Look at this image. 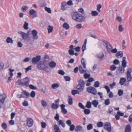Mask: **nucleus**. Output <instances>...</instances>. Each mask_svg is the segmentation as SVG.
Returning <instances> with one entry per match:
<instances>
[{
  "instance_id": "1",
  "label": "nucleus",
  "mask_w": 132,
  "mask_h": 132,
  "mask_svg": "<svg viewBox=\"0 0 132 132\" xmlns=\"http://www.w3.org/2000/svg\"><path fill=\"white\" fill-rule=\"evenodd\" d=\"M71 16L72 19L76 21L80 22L86 20L85 17L78 12H73Z\"/></svg>"
},
{
  "instance_id": "2",
  "label": "nucleus",
  "mask_w": 132,
  "mask_h": 132,
  "mask_svg": "<svg viewBox=\"0 0 132 132\" xmlns=\"http://www.w3.org/2000/svg\"><path fill=\"white\" fill-rule=\"evenodd\" d=\"M30 81V79L27 77L23 79L22 81H20V80H19L18 81L19 82V85H21L23 86H25L26 87L29 86Z\"/></svg>"
},
{
  "instance_id": "3",
  "label": "nucleus",
  "mask_w": 132,
  "mask_h": 132,
  "mask_svg": "<svg viewBox=\"0 0 132 132\" xmlns=\"http://www.w3.org/2000/svg\"><path fill=\"white\" fill-rule=\"evenodd\" d=\"M85 82L80 79L79 81V84L76 87L77 89L80 92H82L84 89Z\"/></svg>"
},
{
  "instance_id": "4",
  "label": "nucleus",
  "mask_w": 132,
  "mask_h": 132,
  "mask_svg": "<svg viewBox=\"0 0 132 132\" xmlns=\"http://www.w3.org/2000/svg\"><path fill=\"white\" fill-rule=\"evenodd\" d=\"M18 33L21 35V37L23 40L28 42L30 41V38L27 34L21 31H19Z\"/></svg>"
},
{
  "instance_id": "5",
  "label": "nucleus",
  "mask_w": 132,
  "mask_h": 132,
  "mask_svg": "<svg viewBox=\"0 0 132 132\" xmlns=\"http://www.w3.org/2000/svg\"><path fill=\"white\" fill-rule=\"evenodd\" d=\"M87 90L88 93L94 95H96L97 93L96 89L92 86H90L88 87L87 89Z\"/></svg>"
},
{
  "instance_id": "6",
  "label": "nucleus",
  "mask_w": 132,
  "mask_h": 132,
  "mask_svg": "<svg viewBox=\"0 0 132 132\" xmlns=\"http://www.w3.org/2000/svg\"><path fill=\"white\" fill-rule=\"evenodd\" d=\"M102 42L106 45V48L108 52L109 53H110L111 50L113 48L112 46L110 44L105 40H102Z\"/></svg>"
},
{
  "instance_id": "7",
  "label": "nucleus",
  "mask_w": 132,
  "mask_h": 132,
  "mask_svg": "<svg viewBox=\"0 0 132 132\" xmlns=\"http://www.w3.org/2000/svg\"><path fill=\"white\" fill-rule=\"evenodd\" d=\"M29 13L30 16L32 18L36 17L37 16V12L35 10L31 9L29 11Z\"/></svg>"
},
{
  "instance_id": "8",
  "label": "nucleus",
  "mask_w": 132,
  "mask_h": 132,
  "mask_svg": "<svg viewBox=\"0 0 132 132\" xmlns=\"http://www.w3.org/2000/svg\"><path fill=\"white\" fill-rule=\"evenodd\" d=\"M41 56L39 55L37 56L36 57L33 58L32 60V62L33 64H36L40 60Z\"/></svg>"
},
{
  "instance_id": "9",
  "label": "nucleus",
  "mask_w": 132,
  "mask_h": 132,
  "mask_svg": "<svg viewBox=\"0 0 132 132\" xmlns=\"http://www.w3.org/2000/svg\"><path fill=\"white\" fill-rule=\"evenodd\" d=\"M104 127L105 129L107 130L109 132L111 131V125L110 123L106 122L104 125Z\"/></svg>"
},
{
  "instance_id": "10",
  "label": "nucleus",
  "mask_w": 132,
  "mask_h": 132,
  "mask_svg": "<svg viewBox=\"0 0 132 132\" xmlns=\"http://www.w3.org/2000/svg\"><path fill=\"white\" fill-rule=\"evenodd\" d=\"M27 124L28 127H30L33 125V121L32 119L31 118H27Z\"/></svg>"
},
{
  "instance_id": "11",
  "label": "nucleus",
  "mask_w": 132,
  "mask_h": 132,
  "mask_svg": "<svg viewBox=\"0 0 132 132\" xmlns=\"http://www.w3.org/2000/svg\"><path fill=\"white\" fill-rule=\"evenodd\" d=\"M104 88L106 90L108 94L110 92L109 95V97L110 98L112 97L113 96V93L112 92H110V89L109 87L108 86L106 85L104 86Z\"/></svg>"
},
{
  "instance_id": "12",
  "label": "nucleus",
  "mask_w": 132,
  "mask_h": 132,
  "mask_svg": "<svg viewBox=\"0 0 132 132\" xmlns=\"http://www.w3.org/2000/svg\"><path fill=\"white\" fill-rule=\"evenodd\" d=\"M32 34L33 35V38L34 39L36 40L38 39V36L37 32L35 30H33L32 32Z\"/></svg>"
},
{
  "instance_id": "13",
  "label": "nucleus",
  "mask_w": 132,
  "mask_h": 132,
  "mask_svg": "<svg viewBox=\"0 0 132 132\" xmlns=\"http://www.w3.org/2000/svg\"><path fill=\"white\" fill-rule=\"evenodd\" d=\"M60 106L61 110V112L64 114H66L67 113V110L65 108V105L63 104H62L60 105Z\"/></svg>"
},
{
  "instance_id": "14",
  "label": "nucleus",
  "mask_w": 132,
  "mask_h": 132,
  "mask_svg": "<svg viewBox=\"0 0 132 132\" xmlns=\"http://www.w3.org/2000/svg\"><path fill=\"white\" fill-rule=\"evenodd\" d=\"M6 96L5 94L0 95V102L2 104L4 103V101L6 98Z\"/></svg>"
},
{
  "instance_id": "15",
  "label": "nucleus",
  "mask_w": 132,
  "mask_h": 132,
  "mask_svg": "<svg viewBox=\"0 0 132 132\" xmlns=\"http://www.w3.org/2000/svg\"><path fill=\"white\" fill-rule=\"evenodd\" d=\"M122 67L125 68L127 66V62L126 61V57H123L122 58Z\"/></svg>"
},
{
  "instance_id": "16",
  "label": "nucleus",
  "mask_w": 132,
  "mask_h": 132,
  "mask_svg": "<svg viewBox=\"0 0 132 132\" xmlns=\"http://www.w3.org/2000/svg\"><path fill=\"white\" fill-rule=\"evenodd\" d=\"M57 124L59 125H61L62 127L64 128L65 127V124L63 120H60L57 121Z\"/></svg>"
},
{
  "instance_id": "17",
  "label": "nucleus",
  "mask_w": 132,
  "mask_h": 132,
  "mask_svg": "<svg viewBox=\"0 0 132 132\" xmlns=\"http://www.w3.org/2000/svg\"><path fill=\"white\" fill-rule=\"evenodd\" d=\"M45 67V65L42 63H38L37 66V68L39 70H43Z\"/></svg>"
},
{
  "instance_id": "18",
  "label": "nucleus",
  "mask_w": 132,
  "mask_h": 132,
  "mask_svg": "<svg viewBox=\"0 0 132 132\" xmlns=\"http://www.w3.org/2000/svg\"><path fill=\"white\" fill-rule=\"evenodd\" d=\"M61 9L62 10H64L66 9L67 7V3L65 2H63L62 3Z\"/></svg>"
},
{
  "instance_id": "19",
  "label": "nucleus",
  "mask_w": 132,
  "mask_h": 132,
  "mask_svg": "<svg viewBox=\"0 0 132 132\" xmlns=\"http://www.w3.org/2000/svg\"><path fill=\"white\" fill-rule=\"evenodd\" d=\"M53 128L55 132H61L60 129L57 125H55L53 126Z\"/></svg>"
},
{
  "instance_id": "20",
  "label": "nucleus",
  "mask_w": 132,
  "mask_h": 132,
  "mask_svg": "<svg viewBox=\"0 0 132 132\" xmlns=\"http://www.w3.org/2000/svg\"><path fill=\"white\" fill-rule=\"evenodd\" d=\"M131 130V127L130 125H128L126 127L125 132H130Z\"/></svg>"
},
{
  "instance_id": "21",
  "label": "nucleus",
  "mask_w": 132,
  "mask_h": 132,
  "mask_svg": "<svg viewBox=\"0 0 132 132\" xmlns=\"http://www.w3.org/2000/svg\"><path fill=\"white\" fill-rule=\"evenodd\" d=\"M126 81V78H121L119 81V83L121 85H123L124 84Z\"/></svg>"
},
{
  "instance_id": "22",
  "label": "nucleus",
  "mask_w": 132,
  "mask_h": 132,
  "mask_svg": "<svg viewBox=\"0 0 132 132\" xmlns=\"http://www.w3.org/2000/svg\"><path fill=\"white\" fill-rule=\"evenodd\" d=\"M46 5V2L44 0H42L39 3V7H44Z\"/></svg>"
},
{
  "instance_id": "23",
  "label": "nucleus",
  "mask_w": 132,
  "mask_h": 132,
  "mask_svg": "<svg viewBox=\"0 0 132 132\" xmlns=\"http://www.w3.org/2000/svg\"><path fill=\"white\" fill-rule=\"evenodd\" d=\"M99 102L98 100H94L92 101V104L95 107H97L98 104Z\"/></svg>"
},
{
  "instance_id": "24",
  "label": "nucleus",
  "mask_w": 132,
  "mask_h": 132,
  "mask_svg": "<svg viewBox=\"0 0 132 132\" xmlns=\"http://www.w3.org/2000/svg\"><path fill=\"white\" fill-rule=\"evenodd\" d=\"M6 41L7 43H11L12 44L13 43V41L12 38L10 37H8L6 40Z\"/></svg>"
},
{
  "instance_id": "25",
  "label": "nucleus",
  "mask_w": 132,
  "mask_h": 132,
  "mask_svg": "<svg viewBox=\"0 0 132 132\" xmlns=\"http://www.w3.org/2000/svg\"><path fill=\"white\" fill-rule=\"evenodd\" d=\"M53 26L49 25L47 27L48 32L49 34L52 32L53 31Z\"/></svg>"
},
{
  "instance_id": "26",
  "label": "nucleus",
  "mask_w": 132,
  "mask_h": 132,
  "mask_svg": "<svg viewBox=\"0 0 132 132\" xmlns=\"http://www.w3.org/2000/svg\"><path fill=\"white\" fill-rule=\"evenodd\" d=\"M68 97V103L69 105H71L73 103V99L70 96H69Z\"/></svg>"
},
{
  "instance_id": "27",
  "label": "nucleus",
  "mask_w": 132,
  "mask_h": 132,
  "mask_svg": "<svg viewBox=\"0 0 132 132\" xmlns=\"http://www.w3.org/2000/svg\"><path fill=\"white\" fill-rule=\"evenodd\" d=\"M81 62L82 64L83 65V68H85L86 67V64L85 63L86 60L84 58H82L81 59Z\"/></svg>"
},
{
  "instance_id": "28",
  "label": "nucleus",
  "mask_w": 132,
  "mask_h": 132,
  "mask_svg": "<svg viewBox=\"0 0 132 132\" xmlns=\"http://www.w3.org/2000/svg\"><path fill=\"white\" fill-rule=\"evenodd\" d=\"M56 65L55 62L53 61H52L49 63V66L51 68H54Z\"/></svg>"
},
{
  "instance_id": "29",
  "label": "nucleus",
  "mask_w": 132,
  "mask_h": 132,
  "mask_svg": "<svg viewBox=\"0 0 132 132\" xmlns=\"http://www.w3.org/2000/svg\"><path fill=\"white\" fill-rule=\"evenodd\" d=\"M59 85L58 83L53 84L51 85V87L53 89H56L59 87Z\"/></svg>"
},
{
  "instance_id": "30",
  "label": "nucleus",
  "mask_w": 132,
  "mask_h": 132,
  "mask_svg": "<svg viewBox=\"0 0 132 132\" xmlns=\"http://www.w3.org/2000/svg\"><path fill=\"white\" fill-rule=\"evenodd\" d=\"M82 129V127L80 126L79 125L76 127L75 130L77 132L81 131Z\"/></svg>"
},
{
  "instance_id": "31",
  "label": "nucleus",
  "mask_w": 132,
  "mask_h": 132,
  "mask_svg": "<svg viewBox=\"0 0 132 132\" xmlns=\"http://www.w3.org/2000/svg\"><path fill=\"white\" fill-rule=\"evenodd\" d=\"M63 27L66 29H68L70 27L69 24L66 22L64 23L63 24Z\"/></svg>"
},
{
  "instance_id": "32",
  "label": "nucleus",
  "mask_w": 132,
  "mask_h": 132,
  "mask_svg": "<svg viewBox=\"0 0 132 132\" xmlns=\"http://www.w3.org/2000/svg\"><path fill=\"white\" fill-rule=\"evenodd\" d=\"M104 56L103 53L102 52H101L97 55V57L98 58L102 59Z\"/></svg>"
},
{
  "instance_id": "33",
  "label": "nucleus",
  "mask_w": 132,
  "mask_h": 132,
  "mask_svg": "<svg viewBox=\"0 0 132 132\" xmlns=\"http://www.w3.org/2000/svg\"><path fill=\"white\" fill-rule=\"evenodd\" d=\"M22 94L25 95L26 96L27 98L29 97L30 96L29 93L27 92L26 90H23L22 92Z\"/></svg>"
},
{
  "instance_id": "34",
  "label": "nucleus",
  "mask_w": 132,
  "mask_h": 132,
  "mask_svg": "<svg viewBox=\"0 0 132 132\" xmlns=\"http://www.w3.org/2000/svg\"><path fill=\"white\" fill-rule=\"evenodd\" d=\"M116 56L118 57L119 56H120V57H122L123 56V53L121 51L117 53L116 54Z\"/></svg>"
},
{
  "instance_id": "35",
  "label": "nucleus",
  "mask_w": 132,
  "mask_h": 132,
  "mask_svg": "<svg viewBox=\"0 0 132 132\" xmlns=\"http://www.w3.org/2000/svg\"><path fill=\"white\" fill-rule=\"evenodd\" d=\"M92 104L90 101H88L86 103V107L88 108H91V105Z\"/></svg>"
},
{
  "instance_id": "36",
  "label": "nucleus",
  "mask_w": 132,
  "mask_h": 132,
  "mask_svg": "<svg viewBox=\"0 0 132 132\" xmlns=\"http://www.w3.org/2000/svg\"><path fill=\"white\" fill-rule=\"evenodd\" d=\"M79 71L81 73H84V72H86V71L85 70H84L82 69V67L80 65L79 67Z\"/></svg>"
},
{
  "instance_id": "37",
  "label": "nucleus",
  "mask_w": 132,
  "mask_h": 132,
  "mask_svg": "<svg viewBox=\"0 0 132 132\" xmlns=\"http://www.w3.org/2000/svg\"><path fill=\"white\" fill-rule=\"evenodd\" d=\"M51 107L53 109H56L59 107V106L57 104L53 103L51 105Z\"/></svg>"
},
{
  "instance_id": "38",
  "label": "nucleus",
  "mask_w": 132,
  "mask_h": 132,
  "mask_svg": "<svg viewBox=\"0 0 132 132\" xmlns=\"http://www.w3.org/2000/svg\"><path fill=\"white\" fill-rule=\"evenodd\" d=\"M71 93L73 95H75L76 94H79V92L78 90H72Z\"/></svg>"
},
{
  "instance_id": "39",
  "label": "nucleus",
  "mask_w": 132,
  "mask_h": 132,
  "mask_svg": "<svg viewBox=\"0 0 132 132\" xmlns=\"http://www.w3.org/2000/svg\"><path fill=\"white\" fill-rule=\"evenodd\" d=\"M87 129L88 130H90L93 128V126L92 124L90 123L87 126Z\"/></svg>"
},
{
  "instance_id": "40",
  "label": "nucleus",
  "mask_w": 132,
  "mask_h": 132,
  "mask_svg": "<svg viewBox=\"0 0 132 132\" xmlns=\"http://www.w3.org/2000/svg\"><path fill=\"white\" fill-rule=\"evenodd\" d=\"M124 68L122 67H119V71L120 73H122L124 72L125 71Z\"/></svg>"
},
{
  "instance_id": "41",
  "label": "nucleus",
  "mask_w": 132,
  "mask_h": 132,
  "mask_svg": "<svg viewBox=\"0 0 132 132\" xmlns=\"http://www.w3.org/2000/svg\"><path fill=\"white\" fill-rule=\"evenodd\" d=\"M127 79L129 81H131L132 79V77L131 74L127 75Z\"/></svg>"
},
{
  "instance_id": "42",
  "label": "nucleus",
  "mask_w": 132,
  "mask_h": 132,
  "mask_svg": "<svg viewBox=\"0 0 132 132\" xmlns=\"http://www.w3.org/2000/svg\"><path fill=\"white\" fill-rule=\"evenodd\" d=\"M44 9L48 13H52V11L51 9L50 8L47 7H45Z\"/></svg>"
},
{
  "instance_id": "43",
  "label": "nucleus",
  "mask_w": 132,
  "mask_h": 132,
  "mask_svg": "<svg viewBox=\"0 0 132 132\" xmlns=\"http://www.w3.org/2000/svg\"><path fill=\"white\" fill-rule=\"evenodd\" d=\"M28 23H27L26 22H25L23 26L25 30H28Z\"/></svg>"
},
{
  "instance_id": "44",
  "label": "nucleus",
  "mask_w": 132,
  "mask_h": 132,
  "mask_svg": "<svg viewBox=\"0 0 132 132\" xmlns=\"http://www.w3.org/2000/svg\"><path fill=\"white\" fill-rule=\"evenodd\" d=\"M98 14V13L96 11H92L91 12V14L93 16H96Z\"/></svg>"
},
{
  "instance_id": "45",
  "label": "nucleus",
  "mask_w": 132,
  "mask_h": 132,
  "mask_svg": "<svg viewBox=\"0 0 132 132\" xmlns=\"http://www.w3.org/2000/svg\"><path fill=\"white\" fill-rule=\"evenodd\" d=\"M4 129H6L7 128V125L6 123L3 122L1 126Z\"/></svg>"
},
{
  "instance_id": "46",
  "label": "nucleus",
  "mask_w": 132,
  "mask_h": 132,
  "mask_svg": "<svg viewBox=\"0 0 132 132\" xmlns=\"http://www.w3.org/2000/svg\"><path fill=\"white\" fill-rule=\"evenodd\" d=\"M29 86V88L32 89L36 90L37 89V88L36 86H34L30 84Z\"/></svg>"
},
{
  "instance_id": "47",
  "label": "nucleus",
  "mask_w": 132,
  "mask_h": 132,
  "mask_svg": "<svg viewBox=\"0 0 132 132\" xmlns=\"http://www.w3.org/2000/svg\"><path fill=\"white\" fill-rule=\"evenodd\" d=\"M103 123L102 122H99L97 123V126L98 127H101L103 126Z\"/></svg>"
},
{
  "instance_id": "48",
  "label": "nucleus",
  "mask_w": 132,
  "mask_h": 132,
  "mask_svg": "<svg viewBox=\"0 0 132 132\" xmlns=\"http://www.w3.org/2000/svg\"><path fill=\"white\" fill-rule=\"evenodd\" d=\"M110 103V100L109 99H106L104 101V104L106 105H108Z\"/></svg>"
},
{
  "instance_id": "49",
  "label": "nucleus",
  "mask_w": 132,
  "mask_h": 132,
  "mask_svg": "<svg viewBox=\"0 0 132 132\" xmlns=\"http://www.w3.org/2000/svg\"><path fill=\"white\" fill-rule=\"evenodd\" d=\"M84 109V113L86 114H88L90 113V111L89 109H86L85 108Z\"/></svg>"
},
{
  "instance_id": "50",
  "label": "nucleus",
  "mask_w": 132,
  "mask_h": 132,
  "mask_svg": "<svg viewBox=\"0 0 132 132\" xmlns=\"http://www.w3.org/2000/svg\"><path fill=\"white\" fill-rule=\"evenodd\" d=\"M100 83L98 81H96L95 82L94 86L95 87H98L99 86Z\"/></svg>"
},
{
  "instance_id": "51",
  "label": "nucleus",
  "mask_w": 132,
  "mask_h": 132,
  "mask_svg": "<svg viewBox=\"0 0 132 132\" xmlns=\"http://www.w3.org/2000/svg\"><path fill=\"white\" fill-rule=\"evenodd\" d=\"M70 126L69 130L71 131H73L75 128V126L73 124L71 125Z\"/></svg>"
},
{
  "instance_id": "52",
  "label": "nucleus",
  "mask_w": 132,
  "mask_h": 132,
  "mask_svg": "<svg viewBox=\"0 0 132 132\" xmlns=\"http://www.w3.org/2000/svg\"><path fill=\"white\" fill-rule=\"evenodd\" d=\"M123 91L121 89H119L118 90V94L119 96H121L123 94Z\"/></svg>"
},
{
  "instance_id": "53",
  "label": "nucleus",
  "mask_w": 132,
  "mask_h": 132,
  "mask_svg": "<svg viewBox=\"0 0 132 132\" xmlns=\"http://www.w3.org/2000/svg\"><path fill=\"white\" fill-rule=\"evenodd\" d=\"M41 104L44 107H45L47 105V103L44 100L42 101Z\"/></svg>"
},
{
  "instance_id": "54",
  "label": "nucleus",
  "mask_w": 132,
  "mask_h": 132,
  "mask_svg": "<svg viewBox=\"0 0 132 132\" xmlns=\"http://www.w3.org/2000/svg\"><path fill=\"white\" fill-rule=\"evenodd\" d=\"M102 7V5L101 4H99L97 5V10L99 12L101 11L100 9Z\"/></svg>"
},
{
  "instance_id": "55",
  "label": "nucleus",
  "mask_w": 132,
  "mask_h": 132,
  "mask_svg": "<svg viewBox=\"0 0 132 132\" xmlns=\"http://www.w3.org/2000/svg\"><path fill=\"white\" fill-rule=\"evenodd\" d=\"M22 104L24 106H27L28 105V102L26 101H24L22 102Z\"/></svg>"
},
{
  "instance_id": "56",
  "label": "nucleus",
  "mask_w": 132,
  "mask_h": 132,
  "mask_svg": "<svg viewBox=\"0 0 132 132\" xmlns=\"http://www.w3.org/2000/svg\"><path fill=\"white\" fill-rule=\"evenodd\" d=\"M68 52L69 54L71 55H73L74 54V51L73 50H69Z\"/></svg>"
},
{
  "instance_id": "57",
  "label": "nucleus",
  "mask_w": 132,
  "mask_h": 132,
  "mask_svg": "<svg viewBox=\"0 0 132 132\" xmlns=\"http://www.w3.org/2000/svg\"><path fill=\"white\" fill-rule=\"evenodd\" d=\"M58 73L59 74L63 75L65 74V72L62 70H60L58 71Z\"/></svg>"
},
{
  "instance_id": "58",
  "label": "nucleus",
  "mask_w": 132,
  "mask_h": 132,
  "mask_svg": "<svg viewBox=\"0 0 132 132\" xmlns=\"http://www.w3.org/2000/svg\"><path fill=\"white\" fill-rule=\"evenodd\" d=\"M35 92L34 91H32L30 93V95L31 97L33 98L35 97Z\"/></svg>"
},
{
  "instance_id": "59",
  "label": "nucleus",
  "mask_w": 132,
  "mask_h": 132,
  "mask_svg": "<svg viewBox=\"0 0 132 132\" xmlns=\"http://www.w3.org/2000/svg\"><path fill=\"white\" fill-rule=\"evenodd\" d=\"M78 106L79 107L82 109H85V108L84 106L80 102L79 103Z\"/></svg>"
},
{
  "instance_id": "60",
  "label": "nucleus",
  "mask_w": 132,
  "mask_h": 132,
  "mask_svg": "<svg viewBox=\"0 0 132 132\" xmlns=\"http://www.w3.org/2000/svg\"><path fill=\"white\" fill-rule=\"evenodd\" d=\"M41 126L42 128H45L46 127V124L45 122H41Z\"/></svg>"
},
{
  "instance_id": "61",
  "label": "nucleus",
  "mask_w": 132,
  "mask_h": 132,
  "mask_svg": "<svg viewBox=\"0 0 132 132\" xmlns=\"http://www.w3.org/2000/svg\"><path fill=\"white\" fill-rule=\"evenodd\" d=\"M64 78L66 81H69L71 79L70 77L65 76L64 77Z\"/></svg>"
},
{
  "instance_id": "62",
  "label": "nucleus",
  "mask_w": 132,
  "mask_h": 132,
  "mask_svg": "<svg viewBox=\"0 0 132 132\" xmlns=\"http://www.w3.org/2000/svg\"><path fill=\"white\" fill-rule=\"evenodd\" d=\"M116 69V67L114 65H112L110 67V69L112 71H114Z\"/></svg>"
},
{
  "instance_id": "63",
  "label": "nucleus",
  "mask_w": 132,
  "mask_h": 132,
  "mask_svg": "<svg viewBox=\"0 0 132 132\" xmlns=\"http://www.w3.org/2000/svg\"><path fill=\"white\" fill-rule=\"evenodd\" d=\"M84 76L85 79H87L89 78L90 77V75L89 74H88L87 73L84 74Z\"/></svg>"
},
{
  "instance_id": "64",
  "label": "nucleus",
  "mask_w": 132,
  "mask_h": 132,
  "mask_svg": "<svg viewBox=\"0 0 132 132\" xmlns=\"http://www.w3.org/2000/svg\"><path fill=\"white\" fill-rule=\"evenodd\" d=\"M32 67L31 65H30L28 66L27 68L25 69L26 72L27 73L28 71L29 70H31V67Z\"/></svg>"
}]
</instances>
